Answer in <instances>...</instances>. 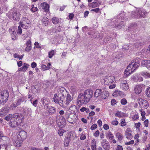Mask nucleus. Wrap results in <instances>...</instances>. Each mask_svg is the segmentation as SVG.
<instances>
[{
    "label": "nucleus",
    "mask_w": 150,
    "mask_h": 150,
    "mask_svg": "<svg viewBox=\"0 0 150 150\" xmlns=\"http://www.w3.org/2000/svg\"><path fill=\"white\" fill-rule=\"evenodd\" d=\"M93 94V91L90 89L85 91L84 93H80L78 96L77 103L79 105L86 104L89 102Z\"/></svg>",
    "instance_id": "obj_1"
},
{
    "label": "nucleus",
    "mask_w": 150,
    "mask_h": 150,
    "mask_svg": "<svg viewBox=\"0 0 150 150\" xmlns=\"http://www.w3.org/2000/svg\"><path fill=\"white\" fill-rule=\"evenodd\" d=\"M13 119H11L9 123V126L11 128L15 129L17 127L20 125L24 119L23 115L21 113H18L17 115L15 116Z\"/></svg>",
    "instance_id": "obj_2"
},
{
    "label": "nucleus",
    "mask_w": 150,
    "mask_h": 150,
    "mask_svg": "<svg viewBox=\"0 0 150 150\" xmlns=\"http://www.w3.org/2000/svg\"><path fill=\"white\" fill-rule=\"evenodd\" d=\"M8 16L10 19L13 18L15 21H18L20 18V14L16 9L13 8L8 13Z\"/></svg>",
    "instance_id": "obj_3"
},
{
    "label": "nucleus",
    "mask_w": 150,
    "mask_h": 150,
    "mask_svg": "<svg viewBox=\"0 0 150 150\" xmlns=\"http://www.w3.org/2000/svg\"><path fill=\"white\" fill-rule=\"evenodd\" d=\"M65 98V97H61L55 93L52 99L55 103L59 104L60 106L62 107H64L65 102L64 101Z\"/></svg>",
    "instance_id": "obj_4"
},
{
    "label": "nucleus",
    "mask_w": 150,
    "mask_h": 150,
    "mask_svg": "<svg viewBox=\"0 0 150 150\" xmlns=\"http://www.w3.org/2000/svg\"><path fill=\"white\" fill-rule=\"evenodd\" d=\"M65 117L67 119V121L71 124L75 122V120L77 119V116L76 114L70 113L68 115L67 113H65Z\"/></svg>",
    "instance_id": "obj_5"
},
{
    "label": "nucleus",
    "mask_w": 150,
    "mask_h": 150,
    "mask_svg": "<svg viewBox=\"0 0 150 150\" xmlns=\"http://www.w3.org/2000/svg\"><path fill=\"white\" fill-rule=\"evenodd\" d=\"M30 22L27 18L23 17L21 21L19 23L21 27L24 29L27 28L29 26Z\"/></svg>",
    "instance_id": "obj_6"
},
{
    "label": "nucleus",
    "mask_w": 150,
    "mask_h": 150,
    "mask_svg": "<svg viewBox=\"0 0 150 150\" xmlns=\"http://www.w3.org/2000/svg\"><path fill=\"white\" fill-rule=\"evenodd\" d=\"M134 12L132 11V13L131 16L133 18L134 17L136 18H140V17H144L147 14L146 12L143 9H140L138 10L137 11V16H133V15H134Z\"/></svg>",
    "instance_id": "obj_7"
},
{
    "label": "nucleus",
    "mask_w": 150,
    "mask_h": 150,
    "mask_svg": "<svg viewBox=\"0 0 150 150\" xmlns=\"http://www.w3.org/2000/svg\"><path fill=\"white\" fill-rule=\"evenodd\" d=\"M65 118L64 115L60 117L59 120H57V123L59 127L62 128L65 127L66 124Z\"/></svg>",
    "instance_id": "obj_8"
},
{
    "label": "nucleus",
    "mask_w": 150,
    "mask_h": 150,
    "mask_svg": "<svg viewBox=\"0 0 150 150\" xmlns=\"http://www.w3.org/2000/svg\"><path fill=\"white\" fill-rule=\"evenodd\" d=\"M120 86L121 88L124 91H127L129 88V86L126 80L123 79H120Z\"/></svg>",
    "instance_id": "obj_9"
},
{
    "label": "nucleus",
    "mask_w": 150,
    "mask_h": 150,
    "mask_svg": "<svg viewBox=\"0 0 150 150\" xmlns=\"http://www.w3.org/2000/svg\"><path fill=\"white\" fill-rule=\"evenodd\" d=\"M140 59H134L132 61L131 64L132 66V70H135L139 66L140 64Z\"/></svg>",
    "instance_id": "obj_10"
},
{
    "label": "nucleus",
    "mask_w": 150,
    "mask_h": 150,
    "mask_svg": "<svg viewBox=\"0 0 150 150\" xmlns=\"http://www.w3.org/2000/svg\"><path fill=\"white\" fill-rule=\"evenodd\" d=\"M25 99L23 97H18L16 100V102H14L12 104L11 106L16 108L18 106L20 105L22 102L24 101Z\"/></svg>",
    "instance_id": "obj_11"
},
{
    "label": "nucleus",
    "mask_w": 150,
    "mask_h": 150,
    "mask_svg": "<svg viewBox=\"0 0 150 150\" xmlns=\"http://www.w3.org/2000/svg\"><path fill=\"white\" fill-rule=\"evenodd\" d=\"M45 109L46 110H48V112L50 115H52L55 114L56 113V109L54 107L47 106H45Z\"/></svg>",
    "instance_id": "obj_12"
},
{
    "label": "nucleus",
    "mask_w": 150,
    "mask_h": 150,
    "mask_svg": "<svg viewBox=\"0 0 150 150\" xmlns=\"http://www.w3.org/2000/svg\"><path fill=\"white\" fill-rule=\"evenodd\" d=\"M67 93L66 91L65 88L64 87H61L59 88L56 94H57L58 96H61L62 97H65V95Z\"/></svg>",
    "instance_id": "obj_13"
},
{
    "label": "nucleus",
    "mask_w": 150,
    "mask_h": 150,
    "mask_svg": "<svg viewBox=\"0 0 150 150\" xmlns=\"http://www.w3.org/2000/svg\"><path fill=\"white\" fill-rule=\"evenodd\" d=\"M132 64H129L126 69L125 71V75L126 76H128L132 73L134 71V70L131 71V70L132 69Z\"/></svg>",
    "instance_id": "obj_14"
},
{
    "label": "nucleus",
    "mask_w": 150,
    "mask_h": 150,
    "mask_svg": "<svg viewBox=\"0 0 150 150\" xmlns=\"http://www.w3.org/2000/svg\"><path fill=\"white\" fill-rule=\"evenodd\" d=\"M13 143L14 145L17 147H19L21 145L22 141L18 138V137L16 136L14 137V139H13Z\"/></svg>",
    "instance_id": "obj_15"
},
{
    "label": "nucleus",
    "mask_w": 150,
    "mask_h": 150,
    "mask_svg": "<svg viewBox=\"0 0 150 150\" xmlns=\"http://www.w3.org/2000/svg\"><path fill=\"white\" fill-rule=\"evenodd\" d=\"M0 96L1 98H3L6 101L8 100L9 97L8 92L6 90L4 91Z\"/></svg>",
    "instance_id": "obj_16"
},
{
    "label": "nucleus",
    "mask_w": 150,
    "mask_h": 150,
    "mask_svg": "<svg viewBox=\"0 0 150 150\" xmlns=\"http://www.w3.org/2000/svg\"><path fill=\"white\" fill-rule=\"evenodd\" d=\"M142 88L140 85H137L134 88V92L136 94H139L142 91Z\"/></svg>",
    "instance_id": "obj_17"
},
{
    "label": "nucleus",
    "mask_w": 150,
    "mask_h": 150,
    "mask_svg": "<svg viewBox=\"0 0 150 150\" xmlns=\"http://www.w3.org/2000/svg\"><path fill=\"white\" fill-rule=\"evenodd\" d=\"M142 65H144L148 69H150V60H143L141 62Z\"/></svg>",
    "instance_id": "obj_18"
},
{
    "label": "nucleus",
    "mask_w": 150,
    "mask_h": 150,
    "mask_svg": "<svg viewBox=\"0 0 150 150\" xmlns=\"http://www.w3.org/2000/svg\"><path fill=\"white\" fill-rule=\"evenodd\" d=\"M41 6L45 12H48L49 11V6L48 4L46 3L41 4Z\"/></svg>",
    "instance_id": "obj_19"
},
{
    "label": "nucleus",
    "mask_w": 150,
    "mask_h": 150,
    "mask_svg": "<svg viewBox=\"0 0 150 150\" xmlns=\"http://www.w3.org/2000/svg\"><path fill=\"white\" fill-rule=\"evenodd\" d=\"M30 65L26 63H23V66L21 67L19 69V71L25 72L28 68Z\"/></svg>",
    "instance_id": "obj_20"
},
{
    "label": "nucleus",
    "mask_w": 150,
    "mask_h": 150,
    "mask_svg": "<svg viewBox=\"0 0 150 150\" xmlns=\"http://www.w3.org/2000/svg\"><path fill=\"white\" fill-rule=\"evenodd\" d=\"M22 139H25L27 136V133L23 130L19 132L18 134Z\"/></svg>",
    "instance_id": "obj_21"
},
{
    "label": "nucleus",
    "mask_w": 150,
    "mask_h": 150,
    "mask_svg": "<svg viewBox=\"0 0 150 150\" xmlns=\"http://www.w3.org/2000/svg\"><path fill=\"white\" fill-rule=\"evenodd\" d=\"M31 41L30 40L28 41L26 43V47L25 48V50L27 52L30 51L31 49Z\"/></svg>",
    "instance_id": "obj_22"
},
{
    "label": "nucleus",
    "mask_w": 150,
    "mask_h": 150,
    "mask_svg": "<svg viewBox=\"0 0 150 150\" xmlns=\"http://www.w3.org/2000/svg\"><path fill=\"white\" fill-rule=\"evenodd\" d=\"M70 113L76 114L75 112L77 110L76 106L74 105L70 106L69 108Z\"/></svg>",
    "instance_id": "obj_23"
},
{
    "label": "nucleus",
    "mask_w": 150,
    "mask_h": 150,
    "mask_svg": "<svg viewBox=\"0 0 150 150\" xmlns=\"http://www.w3.org/2000/svg\"><path fill=\"white\" fill-rule=\"evenodd\" d=\"M102 91L101 89H96L94 93V96L95 97H98L99 96L102 95Z\"/></svg>",
    "instance_id": "obj_24"
},
{
    "label": "nucleus",
    "mask_w": 150,
    "mask_h": 150,
    "mask_svg": "<svg viewBox=\"0 0 150 150\" xmlns=\"http://www.w3.org/2000/svg\"><path fill=\"white\" fill-rule=\"evenodd\" d=\"M112 77L107 76L104 79L105 81V83L106 84H109L112 83Z\"/></svg>",
    "instance_id": "obj_25"
},
{
    "label": "nucleus",
    "mask_w": 150,
    "mask_h": 150,
    "mask_svg": "<svg viewBox=\"0 0 150 150\" xmlns=\"http://www.w3.org/2000/svg\"><path fill=\"white\" fill-rule=\"evenodd\" d=\"M18 113L16 112L13 115L9 114L5 117V119L6 120L8 121L10 119H13L14 118V117H13L15 116L16 115H17Z\"/></svg>",
    "instance_id": "obj_26"
},
{
    "label": "nucleus",
    "mask_w": 150,
    "mask_h": 150,
    "mask_svg": "<svg viewBox=\"0 0 150 150\" xmlns=\"http://www.w3.org/2000/svg\"><path fill=\"white\" fill-rule=\"evenodd\" d=\"M72 100L73 98L71 97V96L69 94H67L66 98V103H65L64 104L67 105H68Z\"/></svg>",
    "instance_id": "obj_27"
},
{
    "label": "nucleus",
    "mask_w": 150,
    "mask_h": 150,
    "mask_svg": "<svg viewBox=\"0 0 150 150\" xmlns=\"http://www.w3.org/2000/svg\"><path fill=\"white\" fill-rule=\"evenodd\" d=\"M71 138L70 137H67L64 140V144L66 146H68L69 142H70Z\"/></svg>",
    "instance_id": "obj_28"
},
{
    "label": "nucleus",
    "mask_w": 150,
    "mask_h": 150,
    "mask_svg": "<svg viewBox=\"0 0 150 150\" xmlns=\"http://www.w3.org/2000/svg\"><path fill=\"white\" fill-rule=\"evenodd\" d=\"M122 94V92L119 90H116L112 94L113 96L114 97L121 96Z\"/></svg>",
    "instance_id": "obj_29"
},
{
    "label": "nucleus",
    "mask_w": 150,
    "mask_h": 150,
    "mask_svg": "<svg viewBox=\"0 0 150 150\" xmlns=\"http://www.w3.org/2000/svg\"><path fill=\"white\" fill-rule=\"evenodd\" d=\"M48 99H45L44 98H42L41 99V102L42 103L43 105L44 106V108L45 109V106H48Z\"/></svg>",
    "instance_id": "obj_30"
},
{
    "label": "nucleus",
    "mask_w": 150,
    "mask_h": 150,
    "mask_svg": "<svg viewBox=\"0 0 150 150\" xmlns=\"http://www.w3.org/2000/svg\"><path fill=\"white\" fill-rule=\"evenodd\" d=\"M100 4V3L99 1H96L92 2L91 4L89 6H92V8H95L98 6Z\"/></svg>",
    "instance_id": "obj_31"
},
{
    "label": "nucleus",
    "mask_w": 150,
    "mask_h": 150,
    "mask_svg": "<svg viewBox=\"0 0 150 150\" xmlns=\"http://www.w3.org/2000/svg\"><path fill=\"white\" fill-rule=\"evenodd\" d=\"M42 24L43 25L46 26L48 23V18L46 17H44L42 18Z\"/></svg>",
    "instance_id": "obj_32"
},
{
    "label": "nucleus",
    "mask_w": 150,
    "mask_h": 150,
    "mask_svg": "<svg viewBox=\"0 0 150 150\" xmlns=\"http://www.w3.org/2000/svg\"><path fill=\"white\" fill-rule=\"evenodd\" d=\"M52 22L54 24H57L59 22V19L56 17H54L52 18Z\"/></svg>",
    "instance_id": "obj_33"
},
{
    "label": "nucleus",
    "mask_w": 150,
    "mask_h": 150,
    "mask_svg": "<svg viewBox=\"0 0 150 150\" xmlns=\"http://www.w3.org/2000/svg\"><path fill=\"white\" fill-rule=\"evenodd\" d=\"M102 147L105 150H109L110 149V145H109L108 142L106 144H104L101 145Z\"/></svg>",
    "instance_id": "obj_34"
},
{
    "label": "nucleus",
    "mask_w": 150,
    "mask_h": 150,
    "mask_svg": "<svg viewBox=\"0 0 150 150\" xmlns=\"http://www.w3.org/2000/svg\"><path fill=\"white\" fill-rule=\"evenodd\" d=\"M109 96V93L108 92L103 91L102 92V95L101 97L104 99H105L106 97Z\"/></svg>",
    "instance_id": "obj_35"
},
{
    "label": "nucleus",
    "mask_w": 150,
    "mask_h": 150,
    "mask_svg": "<svg viewBox=\"0 0 150 150\" xmlns=\"http://www.w3.org/2000/svg\"><path fill=\"white\" fill-rule=\"evenodd\" d=\"M137 26V24H132L131 23L130 26L128 28V30H132V29H134Z\"/></svg>",
    "instance_id": "obj_36"
},
{
    "label": "nucleus",
    "mask_w": 150,
    "mask_h": 150,
    "mask_svg": "<svg viewBox=\"0 0 150 150\" xmlns=\"http://www.w3.org/2000/svg\"><path fill=\"white\" fill-rule=\"evenodd\" d=\"M125 136L126 138L128 139H131L132 137V134L130 132H127L125 133Z\"/></svg>",
    "instance_id": "obj_37"
},
{
    "label": "nucleus",
    "mask_w": 150,
    "mask_h": 150,
    "mask_svg": "<svg viewBox=\"0 0 150 150\" xmlns=\"http://www.w3.org/2000/svg\"><path fill=\"white\" fill-rule=\"evenodd\" d=\"M124 25V22L121 21L117 25H115V26L116 28H117L118 29H120Z\"/></svg>",
    "instance_id": "obj_38"
},
{
    "label": "nucleus",
    "mask_w": 150,
    "mask_h": 150,
    "mask_svg": "<svg viewBox=\"0 0 150 150\" xmlns=\"http://www.w3.org/2000/svg\"><path fill=\"white\" fill-rule=\"evenodd\" d=\"M141 75L145 77H150V74L147 72H142Z\"/></svg>",
    "instance_id": "obj_39"
},
{
    "label": "nucleus",
    "mask_w": 150,
    "mask_h": 150,
    "mask_svg": "<svg viewBox=\"0 0 150 150\" xmlns=\"http://www.w3.org/2000/svg\"><path fill=\"white\" fill-rule=\"evenodd\" d=\"M116 136L118 138L119 140H121L122 139V135L119 132H117L116 133Z\"/></svg>",
    "instance_id": "obj_40"
},
{
    "label": "nucleus",
    "mask_w": 150,
    "mask_h": 150,
    "mask_svg": "<svg viewBox=\"0 0 150 150\" xmlns=\"http://www.w3.org/2000/svg\"><path fill=\"white\" fill-rule=\"evenodd\" d=\"M58 133L60 136L63 135V133L66 132V131L63 129H59L58 131Z\"/></svg>",
    "instance_id": "obj_41"
},
{
    "label": "nucleus",
    "mask_w": 150,
    "mask_h": 150,
    "mask_svg": "<svg viewBox=\"0 0 150 150\" xmlns=\"http://www.w3.org/2000/svg\"><path fill=\"white\" fill-rule=\"evenodd\" d=\"M138 103L140 104L141 103L142 104L146 103V100H143L142 98H139L138 100Z\"/></svg>",
    "instance_id": "obj_42"
},
{
    "label": "nucleus",
    "mask_w": 150,
    "mask_h": 150,
    "mask_svg": "<svg viewBox=\"0 0 150 150\" xmlns=\"http://www.w3.org/2000/svg\"><path fill=\"white\" fill-rule=\"evenodd\" d=\"M54 51L53 50H52L49 53V57L50 58H52L53 56L54 55Z\"/></svg>",
    "instance_id": "obj_43"
},
{
    "label": "nucleus",
    "mask_w": 150,
    "mask_h": 150,
    "mask_svg": "<svg viewBox=\"0 0 150 150\" xmlns=\"http://www.w3.org/2000/svg\"><path fill=\"white\" fill-rule=\"evenodd\" d=\"M30 101L31 103L33 105L35 106V107H36L37 106V104H38V100L37 99L35 100V101H34L33 103L32 102V100L30 99Z\"/></svg>",
    "instance_id": "obj_44"
},
{
    "label": "nucleus",
    "mask_w": 150,
    "mask_h": 150,
    "mask_svg": "<svg viewBox=\"0 0 150 150\" xmlns=\"http://www.w3.org/2000/svg\"><path fill=\"white\" fill-rule=\"evenodd\" d=\"M122 113L121 112L117 111L116 113L115 114V116L116 117H122Z\"/></svg>",
    "instance_id": "obj_45"
},
{
    "label": "nucleus",
    "mask_w": 150,
    "mask_h": 150,
    "mask_svg": "<svg viewBox=\"0 0 150 150\" xmlns=\"http://www.w3.org/2000/svg\"><path fill=\"white\" fill-rule=\"evenodd\" d=\"M146 94L149 97H150V87L148 88L146 90Z\"/></svg>",
    "instance_id": "obj_46"
},
{
    "label": "nucleus",
    "mask_w": 150,
    "mask_h": 150,
    "mask_svg": "<svg viewBox=\"0 0 150 150\" xmlns=\"http://www.w3.org/2000/svg\"><path fill=\"white\" fill-rule=\"evenodd\" d=\"M121 126H124L126 125L125 119H124L121 120Z\"/></svg>",
    "instance_id": "obj_47"
},
{
    "label": "nucleus",
    "mask_w": 150,
    "mask_h": 150,
    "mask_svg": "<svg viewBox=\"0 0 150 150\" xmlns=\"http://www.w3.org/2000/svg\"><path fill=\"white\" fill-rule=\"evenodd\" d=\"M31 6L32 7V8L31 9V11L34 12L37 11L38 9L37 7H34V5H32Z\"/></svg>",
    "instance_id": "obj_48"
},
{
    "label": "nucleus",
    "mask_w": 150,
    "mask_h": 150,
    "mask_svg": "<svg viewBox=\"0 0 150 150\" xmlns=\"http://www.w3.org/2000/svg\"><path fill=\"white\" fill-rule=\"evenodd\" d=\"M6 101L3 99V98H1V97L0 96V105H4L6 103Z\"/></svg>",
    "instance_id": "obj_49"
},
{
    "label": "nucleus",
    "mask_w": 150,
    "mask_h": 150,
    "mask_svg": "<svg viewBox=\"0 0 150 150\" xmlns=\"http://www.w3.org/2000/svg\"><path fill=\"white\" fill-rule=\"evenodd\" d=\"M120 102L122 104L125 105L127 103V101L125 99L123 98L121 99Z\"/></svg>",
    "instance_id": "obj_50"
},
{
    "label": "nucleus",
    "mask_w": 150,
    "mask_h": 150,
    "mask_svg": "<svg viewBox=\"0 0 150 150\" xmlns=\"http://www.w3.org/2000/svg\"><path fill=\"white\" fill-rule=\"evenodd\" d=\"M97 127V125L96 124H94L91 127V129L92 130L95 129Z\"/></svg>",
    "instance_id": "obj_51"
},
{
    "label": "nucleus",
    "mask_w": 150,
    "mask_h": 150,
    "mask_svg": "<svg viewBox=\"0 0 150 150\" xmlns=\"http://www.w3.org/2000/svg\"><path fill=\"white\" fill-rule=\"evenodd\" d=\"M41 69L43 71L48 70V68H47V66L45 64H42V65Z\"/></svg>",
    "instance_id": "obj_52"
},
{
    "label": "nucleus",
    "mask_w": 150,
    "mask_h": 150,
    "mask_svg": "<svg viewBox=\"0 0 150 150\" xmlns=\"http://www.w3.org/2000/svg\"><path fill=\"white\" fill-rule=\"evenodd\" d=\"M139 111L141 112V114L142 117H143L144 116H144L146 114L145 111L143 109L139 110Z\"/></svg>",
    "instance_id": "obj_53"
},
{
    "label": "nucleus",
    "mask_w": 150,
    "mask_h": 150,
    "mask_svg": "<svg viewBox=\"0 0 150 150\" xmlns=\"http://www.w3.org/2000/svg\"><path fill=\"white\" fill-rule=\"evenodd\" d=\"M22 30L21 26L19 25L18 26L17 30V33L18 34H21L22 33Z\"/></svg>",
    "instance_id": "obj_54"
},
{
    "label": "nucleus",
    "mask_w": 150,
    "mask_h": 150,
    "mask_svg": "<svg viewBox=\"0 0 150 150\" xmlns=\"http://www.w3.org/2000/svg\"><path fill=\"white\" fill-rule=\"evenodd\" d=\"M34 45L36 47L38 48H41V47L39 45V44L38 42H35V43Z\"/></svg>",
    "instance_id": "obj_55"
},
{
    "label": "nucleus",
    "mask_w": 150,
    "mask_h": 150,
    "mask_svg": "<svg viewBox=\"0 0 150 150\" xmlns=\"http://www.w3.org/2000/svg\"><path fill=\"white\" fill-rule=\"evenodd\" d=\"M144 42H138L135 43V46L137 47H139V45L142 46L144 45Z\"/></svg>",
    "instance_id": "obj_56"
},
{
    "label": "nucleus",
    "mask_w": 150,
    "mask_h": 150,
    "mask_svg": "<svg viewBox=\"0 0 150 150\" xmlns=\"http://www.w3.org/2000/svg\"><path fill=\"white\" fill-rule=\"evenodd\" d=\"M122 49L125 50H128L129 49V46L128 45H125L123 46Z\"/></svg>",
    "instance_id": "obj_57"
},
{
    "label": "nucleus",
    "mask_w": 150,
    "mask_h": 150,
    "mask_svg": "<svg viewBox=\"0 0 150 150\" xmlns=\"http://www.w3.org/2000/svg\"><path fill=\"white\" fill-rule=\"evenodd\" d=\"M26 112H27L28 114L29 115H31L32 113V110L30 108H27Z\"/></svg>",
    "instance_id": "obj_58"
},
{
    "label": "nucleus",
    "mask_w": 150,
    "mask_h": 150,
    "mask_svg": "<svg viewBox=\"0 0 150 150\" xmlns=\"http://www.w3.org/2000/svg\"><path fill=\"white\" fill-rule=\"evenodd\" d=\"M144 105V107L145 109H147L149 106V104L148 102L146 100V103L142 104Z\"/></svg>",
    "instance_id": "obj_59"
},
{
    "label": "nucleus",
    "mask_w": 150,
    "mask_h": 150,
    "mask_svg": "<svg viewBox=\"0 0 150 150\" xmlns=\"http://www.w3.org/2000/svg\"><path fill=\"white\" fill-rule=\"evenodd\" d=\"M8 111V109L7 108H2L1 110V112L4 113H6Z\"/></svg>",
    "instance_id": "obj_60"
},
{
    "label": "nucleus",
    "mask_w": 150,
    "mask_h": 150,
    "mask_svg": "<svg viewBox=\"0 0 150 150\" xmlns=\"http://www.w3.org/2000/svg\"><path fill=\"white\" fill-rule=\"evenodd\" d=\"M91 11H94L96 13H98L100 11V9L98 8L93 9H91Z\"/></svg>",
    "instance_id": "obj_61"
},
{
    "label": "nucleus",
    "mask_w": 150,
    "mask_h": 150,
    "mask_svg": "<svg viewBox=\"0 0 150 150\" xmlns=\"http://www.w3.org/2000/svg\"><path fill=\"white\" fill-rule=\"evenodd\" d=\"M116 100L114 99H112L111 102V104L112 105H114L116 104Z\"/></svg>",
    "instance_id": "obj_62"
},
{
    "label": "nucleus",
    "mask_w": 150,
    "mask_h": 150,
    "mask_svg": "<svg viewBox=\"0 0 150 150\" xmlns=\"http://www.w3.org/2000/svg\"><path fill=\"white\" fill-rule=\"evenodd\" d=\"M99 134V131L98 130H97L94 134V136L96 137L98 136Z\"/></svg>",
    "instance_id": "obj_63"
},
{
    "label": "nucleus",
    "mask_w": 150,
    "mask_h": 150,
    "mask_svg": "<svg viewBox=\"0 0 150 150\" xmlns=\"http://www.w3.org/2000/svg\"><path fill=\"white\" fill-rule=\"evenodd\" d=\"M86 138V136L83 134H81L80 137V139L81 140H84Z\"/></svg>",
    "instance_id": "obj_64"
}]
</instances>
